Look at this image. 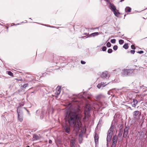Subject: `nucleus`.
<instances>
[{"label": "nucleus", "instance_id": "obj_1", "mask_svg": "<svg viewBox=\"0 0 147 147\" xmlns=\"http://www.w3.org/2000/svg\"><path fill=\"white\" fill-rule=\"evenodd\" d=\"M78 112V109L72 108L69 111L67 110L65 113V119L69 125L74 126L77 120L78 123H80L81 125L82 124L81 122V117L77 115Z\"/></svg>", "mask_w": 147, "mask_h": 147}, {"label": "nucleus", "instance_id": "obj_2", "mask_svg": "<svg viewBox=\"0 0 147 147\" xmlns=\"http://www.w3.org/2000/svg\"><path fill=\"white\" fill-rule=\"evenodd\" d=\"M136 65L133 66V68L129 69H124L122 70L121 73L124 76H132L134 74V70H136L135 67Z\"/></svg>", "mask_w": 147, "mask_h": 147}, {"label": "nucleus", "instance_id": "obj_3", "mask_svg": "<svg viewBox=\"0 0 147 147\" xmlns=\"http://www.w3.org/2000/svg\"><path fill=\"white\" fill-rule=\"evenodd\" d=\"M109 4V7L110 9L113 12L115 16L118 17V16L121 14L119 11L117 9L116 7L113 3H110Z\"/></svg>", "mask_w": 147, "mask_h": 147}, {"label": "nucleus", "instance_id": "obj_4", "mask_svg": "<svg viewBox=\"0 0 147 147\" xmlns=\"http://www.w3.org/2000/svg\"><path fill=\"white\" fill-rule=\"evenodd\" d=\"M18 113V120L20 122H22L23 120V113L20 110H17Z\"/></svg>", "mask_w": 147, "mask_h": 147}, {"label": "nucleus", "instance_id": "obj_5", "mask_svg": "<svg viewBox=\"0 0 147 147\" xmlns=\"http://www.w3.org/2000/svg\"><path fill=\"white\" fill-rule=\"evenodd\" d=\"M117 140V136L115 135H114L112 139V143L111 147H116Z\"/></svg>", "mask_w": 147, "mask_h": 147}, {"label": "nucleus", "instance_id": "obj_6", "mask_svg": "<svg viewBox=\"0 0 147 147\" xmlns=\"http://www.w3.org/2000/svg\"><path fill=\"white\" fill-rule=\"evenodd\" d=\"M81 125V124L80 123H76V122H75V124L74 126H72L71 125H69L71 127L74 128L76 131L77 132H78L79 131L80 129V125Z\"/></svg>", "mask_w": 147, "mask_h": 147}, {"label": "nucleus", "instance_id": "obj_7", "mask_svg": "<svg viewBox=\"0 0 147 147\" xmlns=\"http://www.w3.org/2000/svg\"><path fill=\"white\" fill-rule=\"evenodd\" d=\"M113 134V133L108 131L107 137V145H108V142H109L111 141Z\"/></svg>", "mask_w": 147, "mask_h": 147}, {"label": "nucleus", "instance_id": "obj_8", "mask_svg": "<svg viewBox=\"0 0 147 147\" xmlns=\"http://www.w3.org/2000/svg\"><path fill=\"white\" fill-rule=\"evenodd\" d=\"M130 127L128 126L125 127L124 129V132L123 134V137L125 138L128 134V130L129 129Z\"/></svg>", "mask_w": 147, "mask_h": 147}, {"label": "nucleus", "instance_id": "obj_9", "mask_svg": "<svg viewBox=\"0 0 147 147\" xmlns=\"http://www.w3.org/2000/svg\"><path fill=\"white\" fill-rule=\"evenodd\" d=\"M99 33H100L98 32H94L91 34L90 35H89L88 36L86 37V36H83L82 37L83 38L85 39V38L91 37V36L94 37L98 35L99 34Z\"/></svg>", "mask_w": 147, "mask_h": 147}, {"label": "nucleus", "instance_id": "obj_10", "mask_svg": "<svg viewBox=\"0 0 147 147\" xmlns=\"http://www.w3.org/2000/svg\"><path fill=\"white\" fill-rule=\"evenodd\" d=\"M94 142L96 145L97 144L98 145L99 137L97 133L96 132L95 133L94 135Z\"/></svg>", "mask_w": 147, "mask_h": 147}, {"label": "nucleus", "instance_id": "obj_11", "mask_svg": "<svg viewBox=\"0 0 147 147\" xmlns=\"http://www.w3.org/2000/svg\"><path fill=\"white\" fill-rule=\"evenodd\" d=\"M63 128L66 132L68 134H70V128L68 126L65 125L64 127Z\"/></svg>", "mask_w": 147, "mask_h": 147}, {"label": "nucleus", "instance_id": "obj_12", "mask_svg": "<svg viewBox=\"0 0 147 147\" xmlns=\"http://www.w3.org/2000/svg\"><path fill=\"white\" fill-rule=\"evenodd\" d=\"M109 83H108L107 84H106V83H104V82H101L99 84L97 85V87L98 88L100 89L101 87H105Z\"/></svg>", "mask_w": 147, "mask_h": 147}, {"label": "nucleus", "instance_id": "obj_13", "mask_svg": "<svg viewBox=\"0 0 147 147\" xmlns=\"http://www.w3.org/2000/svg\"><path fill=\"white\" fill-rule=\"evenodd\" d=\"M108 76V73L107 71L103 72L100 75V77L103 79H105Z\"/></svg>", "mask_w": 147, "mask_h": 147}, {"label": "nucleus", "instance_id": "obj_14", "mask_svg": "<svg viewBox=\"0 0 147 147\" xmlns=\"http://www.w3.org/2000/svg\"><path fill=\"white\" fill-rule=\"evenodd\" d=\"M138 103V101L135 99H133V101L131 102V104L133 107H135L136 104Z\"/></svg>", "mask_w": 147, "mask_h": 147}, {"label": "nucleus", "instance_id": "obj_15", "mask_svg": "<svg viewBox=\"0 0 147 147\" xmlns=\"http://www.w3.org/2000/svg\"><path fill=\"white\" fill-rule=\"evenodd\" d=\"M114 127L115 125H114L112 123L111 125V126L109 129L108 131L113 133Z\"/></svg>", "mask_w": 147, "mask_h": 147}, {"label": "nucleus", "instance_id": "obj_16", "mask_svg": "<svg viewBox=\"0 0 147 147\" xmlns=\"http://www.w3.org/2000/svg\"><path fill=\"white\" fill-rule=\"evenodd\" d=\"M119 133L118 134V136L121 138V136L122 135L123 132V129H120L119 131Z\"/></svg>", "mask_w": 147, "mask_h": 147}, {"label": "nucleus", "instance_id": "obj_17", "mask_svg": "<svg viewBox=\"0 0 147 147\" xmlns=\"http://www.w3.org/2000/svg\"><path fill=\"white\" fill-rule=\"evenodd\" d=\"M92 107L91 106H89L86 111L87 113L89 114L91 110L92 109Z\"/></svg>", "mask_w": 147, "mask_h": 147}, {"label": "nucleus", "instance_id": "obj_18", "mask_svg": "<svg viewBox=\"0 0 147 147\" xmlns=\"http://www.w3.org/2000/svg\"><path fill=\"white\" fill-rule=\"evenodd\" d=\"M24 105V104L23 102H21L19 104V106L18 107V108L17 110H20V109Z\"/></svg>", "mask_w": 147, "mask_h": 147}, {"label": "nucleus", "instance_id": "obj_19", "mask_svg": "<svg viewBox=\"0 0 147 147\" xmlns=\"http://www.w3.org/2000/svg\"><path fill=\"white\" fill-rule=\"evenodd\" d=\"M131 8L129 7H127L125 9V11L126 12H130L131 11Z\"/></svg>", "mask_w": 147, "mask_h": 147}, {"label": "nucleus", "instance_id": "obj_20", "mask_svg": "<svg viewBox=\"0 0 147 147\" xmlns=\"http://www.w3.org/2000/svg\"><path fill=\"white\" fill-rule=\"evenodd\" d=\"M33 137L36 140H37L39 139V137L35 134H34Z\"/></svg>", "mask_w": 147, "mask_h": 147}, {"label": "nucleus", "instance_id": "obj_21", "mask_svg": "<svg viewBox=\"0 0 147 147\" xmlns=\"http://www.w3.org/2000/svg\"><path fill=\"white\" fill-rule=\"evenodd\" d=\"M123 47V48H124L125 49H128L129 47L128 44L127 43H126L124 45Z\"/></svg>", "mask_w": 147, "mask_h": 147}, {"label": "nucleus", "instance_id": "obj_22", "mask_svg": "<svg viewBox=\"0 0 147 147\" xmlns=\"http://www.w3.org/2000/svg\"><path fill=\"white\" fill-rule=\"evenodd\" d=\"M139 114V111H134L133 113L134 116H137Z\"/></svg>", "mask_w": 147, "mask_h": 147}, {"label": "nucleus", "instance_id": "obj_23", "mask_svg": "<svg viewBox=\"0 0 147 147\" xmlns=\"http://www.w3.org/2000/svg\"><path fill=\"white\" fill-rule=\"evenodd\" d=\"M144 133L143 132H142L140 134L139 138L142 139L143 138H144Z\"/></svg>", "mask_w": 147, "mask_h": 147}, {"label": "nucleus", "instance_id": "obj_24", "mask_svg": "<svg viewBox=\"0 0 147 147\" xmlns=\"http://www.w3.org/2000/svg\"><path fill=\"white\" fill-rule=\"evenodd\" d=\"M28 86V83H26L24 84L21 87V88L22 89L23 88H25L26 87H27Z\"/></svg>", "mask_w": 147, "mask_h": 147}, {"label": "nucleus", "instance_id": "obj_25", "mask_svg": "<svg viewBox=\"0 0 147 147\" xmlns=\"http://www.w3.org/2000/svg\"><path fill=\"white\" fill-rule=\"evenodd\" d=\"M7 73L10 76H13V74L10 71H7Z\"/></svg>", "mask_w": 147, "mask_h": 147}, {"label": "nucleus", "instance_id": "obj_26", "mask_svg": "<svg viewBox=\"0 0 147 147\" xmlns=\"http://www.w3.org/2000/svg\"><path fill=\"white\" fill-rule=\"evenodd\" d=\"M44 113L42 111L40 114V118L41 119H42L44 118Z\"/></svg>", "mask_w": 147, "mask_h": 147}, {"label": "nucleus", "instance_id": "obj_27", "mask_svg": "<svg viewBox=\"0 0 147 147\" xmlns=\"http://www.w3.org/2000/svg\"><path fill=\"white\" fill-rule=\"evenodd\" d=\"M119 44L122 45L124 43V41L123 40L120 39L119 40Z\"/></svg>", "mask_w": 147, "mask_h": 147}, {"label": "nucleus", "instance_id": "obj_28", "mask_svg": "<svg viewBox=\"0 0 147 147\" xmlns=\"http://www.w3.org/2000/svg\"><path fill=\"white\" fill-rule=\"evenodd\" d=\"M116 40L115 39H112L110 40L111 42L113 44L115 43L116 42Z\"/></svg>", "mask_w": 147, "mask_h": 147}, {"label": "nucleus", "instance_id": "obj_29", "mask_svg": "<svg viewBox=\"0 0 147 147\" xmlns=\"http://www.w3.org/2000/svg\"><path fill=\"white\" fill-rule=\"evenodd\" d=\"M111 43L109 42L107 43L106 45L108 47H110L111 46Z\"/></svg>", "mask_w": 147, "mask_h": 147}, {"label": "nucleus", "instance_id": "obj_30", "mask_svg": "<svg viewBox=\"0 0 147 147\" xmlns=\"http://www.w3.org/2000/svg\"><path fill=\"white\" fill-rule=\"evenodd\" d=\"M118 47L117 46V45H115L114 46H113V49L114 51H116L117 50Z\"/></svg>", "mask_w": 147, "mask_h": 147}, {"label": "nucleus", "instance_id": "obj_31", "mask_svg": "<svg viewBox=\"0 0 147 147\" xmlns=\"http://www.w3.org/2000/svg\"><path fill=\"white\" fill-rule=\"evenodd\" d=\"M107 47L105 46H103L102 48V50L103 51H105L107 50Z\"/></svg>", "mask_w": 147, "mask_h": 147}, {"label": "nucleus", "instance_id": "obj_32", "mask_svg": "<svg viewBox=\"0 0 147 147\" xmlns=\"http://www.w3.org/2000/svg\"><path fill=\"white\" fill-rule=\"evenodd\" d=\"M61 92V87L59 88L57 90V95H58Z\"/></svg>", "mask_w": 147, "mask_h": 147}, {"label": "nucleus", "instance_id": "obj_33", "mask_svg": "<svg viewBox=\"0 0 147 147\" xmlns=\"http://www.w3.org/2000/svg\"><path fill=\"white\" fill-rule=\"evenodd\" d=\"M113 52V50L111 49H108L107 52L109 53H111Z\"/></svg>", "mask_w": 147, "mask_h": 147}, {"label": "nucleus", "instance_id": "obj_34", "mask_svg": "<svg viewBox=\"0 0 147 147\" xmlns=\"http://www.w3.org/2000/svg\"><path fill=\"white\" fill-rule=\"evenodd\" d=\"M129 52H130V53L132 54H134L135 52V51L134 50H131L130 51H128L127 53H129Z\"/></svg>", "mask_w": 147, "mask_h": 147}, {"label": "nucleus", "instance_id": "obj_35", "mask_svg": "<svg viewBox=\"0 0 147 147\" xmlns=\"http://www.w3.org/2000/svg\"><path fill=\"white\" fill-rule=\"evenodd\" d=\"M101 98V96L100 95H97L96 97V98L97 100H99Z\"/></svg>", "mask_w": 147, "mask_h": 147}, {"label": "nucleus", "instance_id": "obj_36", "mask_svg": "<svg viewBox=\"0 0 147 147\" xmlns=\"http://www.w3.org/2000/svg\"><path fill=\"white\" fill-rule=\"evenodd\" d=\"M71 144H75V140H72L70 142Z\"/></svg>", "mask_w": 147, "mask_h": 147}, {"label": "nucleus", "instance_id": "obj_37", "mask_svg": "<svg viewBox=\"0 0 147 147\" xmlns=\"http://www.w3.org/2000/svg\"><path fill=\"white\" fill-rule=\"evenodd\" d=\"M131 48L132 49L134 50L136 48V47L134 45H131Z\"/></svg>", "mask_w": 147, "mask_h": 147}, {"label": "nucleus", "instance_id": "obj_38", "mask_svg": "<svg viewBox=\"0 0 147 147\" xmlns=\"http://www.w3.org/2000/svg\"><path fill=\"white\" fill-rule=\"evenodd\" d=\"M144 51H142V50L140 51H138L137 52V53H139L140 54H142L144 53Z\"/></svg>", "mask_w": 147, "mask_h": 147}, {"label": "nucleus", "instance_id": "obj_39", "mask_svg": "<svg viewBox=\"0 0 147 147\" xmlns=\"http://www.w3.org/2000/svg\"><path fill=\"white\" fill-rule=\"evenodd\" d=\"M120 90L121 89H117V88H114L113 89H112L111 90H110V91H111V92H113L114 91H113V90Z\"/></svg>", "mask_w": 147, "mask_h": 147}, {"label": "nucleus", "instance_id": "obj_40", "mask_svg": "<svg viewBox=\"0 0 147 147\" xmlns=\"http://www.w3.org/2000/svg\"><path fill=\"white\" fill-rule=\"evenodd\" d=\"M79 94H78V95H76V94H73V96H76V97L74 98V99L78 98H79Z\"/></svg>", "mask_w": 147, "mask_h": 147}, {"label": "nucleus", "instance_id": "obj_41", "mask_svg": "<svg viewBox=\"0 0 147 147\" xmlns=\"http://www.w3.org/2000/svg\"><path fill=\"white\" fill-rule=\"evenodd\" d=\"M82 136H83V134H82V133H81V132L80 133L79 135V137H80V138H82Z\"/></svg>", "mask_w": 147, "mask_h": 147}, {"label": "nucleus", "instance_id": "obj_42", "mask_svg": "<svg viewBox=\"0 0 147 147\" xmlns=\"http://www.w3.org/2000/svg\"><path fill=\"white\" fill-rule=\"evenodd\" d=\"M123 124H121L120 125L119 129H123Z\"/></svg>", "mask_w": 147, "mask_h": 147}, {"label": "nucleus", "instance_id": "obj_43", "mask_svg": "<svg viewBox=\"0 0 147 147\" xmlns=\"http://www.w3.org/2000/svg\"><path fill=\"white\" fill-rule=\"evenodd\" d=\"M16 80L18 81H22L23 80L22 78H19L18 79H16Z\"/></svg>", "mask_w": 147, "mask_h": 147}, {"label": "nucleus", "instance_id": "obj_44", "mask_svg": "<svg viewBox=\"0 0 147 147\" xmlns=\"http://www.w3.org/2000/svg\"><path fill=\"white\" fill-rule=\"evenodd\" d=\"M81 63L82 64H84L86 63V62L83 60L81 61Z\"/></svg>", "mask_w": 147, "mask_h": 147}, {"label": "nucleus", "instance_id": "obj_45", "mask_svg": "<svg viewBox=\"0 0 147 147\" xmlns=\"http://www.w3.org/2000/svg\"><path fill=\"white\" fill-rule=\"evenodd\" d=\"M40 112V111L39 110H37L36 112V114H38Z\"/></svg>", "mask_w": 147, "mask_h": 147}, {"label": "nucleus", "instance_id": "obj_46", "mask_svg": "<svg viewBox=\"0 0 147 147\" xmlns=\"http://www.w3.org/2000/svg\"><path fill=\"white\" fill-rule=\"evenodd\" d=\"M107 3L109 4L110 3H111L109 0H105Z\"/></svg>", "mask_w": 147, "mask_h": 147}, {"label": "nucleus", "instance_id": "obj_47", "mask_svg": "<svg viewBox=\"0 0 147 147\" xmlns=\"http://www.w3.org/2000/svg\"><path fill=\"white\" fill-rule=\"evenodd\" d=\"M52 141L51 140H49V142L50 144H51L52 143Z\"/></svg>", "mask_w": 147, "mask_h": 147}, {"label": "nucleus", "instance_id": "obj_48", "mask_svg": "<svg viewBox=\"0 0 147 147\" xmlns=\"http://www.w3.org/2000/svg\"><path fill=\"white\" fill-rule=\"evenodd\" d=\"M44 26H47V27H49L50 26H51L50 25H47L46 24H42Z\"/></svg>", "mask_w": 147, "mask_h": 147}, {"label": "nucleus", "instance_id": "obj_49", "mask_svg": "<svg viewBox=\"0 0 147 147\" xmlns=\"http://www.w3.org/2000/svg\"><path fill=\"white\" fill-rule=\"evenodd\" d=\"M71 147H75L74 144H71Z\"/></svg>", "mask_w": 147, "mask_h": 147}, {"label": "nucleus", "instance_id": "obj_50", "mask_svg": "<svg viewBox=\"0 0 147 147\" xmlns=\"http://www.w3.org/2000/svg\"><path fill=\"white\" fill-rule=\"evenodd\" d=\"M26 111L27 112V113H28V114L29 115H30V112L28 110H26Z\"/></svg>", "mask_w": 147, "mask_h": 147}, {"label": "nucleus", "instance_id": "obj_51", "mask_svg": "<svg viewBox=\"0 0 147 147\" xmlns=\"http://www.w3.org/2000/svg\"><path fill=\"white\" fill-rule=\"evenodd\" d=\"M121 38L123 39H125V38H126V37H125V36H124L123 37L121 36Z\"/></svg>", "mask_w": 147, "mask_h": 147}, {"label": "nucleus", "instance_id": "obj_52", "mask_svg": "<svg viewBox=\"0 0 147 147\" xmlns=\"http://www.w3.org/2000/svg\"><path fill=\"white\" fill-rule=\"evenodd\" d=\"M31 93L32 94V93H33L34 94H35V91H32V92H31Z\"/></svg>", "mask_w": 147, "mask_h": 147}, {"label": "nucleus", "instance_id": "obj_53", "mask_svg": "<svg viewBox=\"0 0 147 147\" xmlns=\"http://www.w3.org/2000/svg\"><path fill=\"white\" fill-rule=\"evenodd\" d=\"M49 27L52 28H56V27L55 26H50Z\"/></svg>", "mask_w": 147, "mask_h": 147}, {"label": "nucleus", "instance_id": "obj_54", "mask_svg": "<svg viewBox=\"0 0 147 147\" xmlns=\"http://www.w3.org/2000/svg\"><path fill=\"white\" fill-rule=\"evenodd\" d=\"M124 1V0H120V1H119V2H122L123 1Z\"/></svg>", "mask_w": 147, "mask_h": 147}, {"label": "nucleus", "instance_id": "obj_55", "mask_svg": "<svg viewBox=\"0 0 147 147\" xmlns=\"http://www.w3.org/2000/svg\"><path fill=\"white\" fill-rule=\"evenodd\" d=\"M87 34H87V33H84V35H87Z\"/></svg>", "mask_w": 147, "mask_h": 147}, {"label": "nucleus", "instance_id": "obj_56", "mask_svg": "<svg viewBox=\"0 0 147 147\" xmlns=\"http://www.w3.org/2000/svg\"><path fill=\"white\" fill-rule=\"evenodd\" d=\"M23 108H24V109H25L26 111V110H27V109H26V107H24Z\"/></svg>", "mask_w": 147, "mask_h": 147}, {"label": "nucleus", "instance_id": "obj_57", "mask_svg": "<svg viewBox=\"0 0 147 147\" xmlns=\"http://www.w3.org/2000/svg\"><path fill=\"white\" fill-rule=\"evenodd\" d=\"M108 94H109V95H110V93H109V92H108Z\"/></svg>", "mask_w": 147, "mask_h": 147}, {"label": "nucleus", "instance_id": "obj_58", "mask_svg": "<svg viewBox=\"0 0 147 147\" xmlns=\"http://www.w3.org/2000/svg\"><path fill=\"white\" fill-rule=\"evenodd\" d=\"M20 24H17L16 25H19Z\"/></svg>", "mask_w": 147, "mask_h": 147}, {"label": "nucleus", "instance_id": "obj_59", "mask_svg": "<svg viewBox=\"0 0 147 147\" xmlns=\"http://www.w3.org/2000/svg\"><path fill=\"white\" fill-rule=\"evenodd\" d=\"M26 147H30V146H26Z\"/></svg>", "mask_w": 147, "mask_h": 147}, {"label": "nucleus", "instance_id": "obj_60", "mask_svg": "<svg viewBox=\"0 0 147 147\" xmlns=\"http://www.w3.org/2000/svg\"><path fill=\"white\" fill-rule=\"evenodd\" d=\"M126 16V14H125L124 15V17H125Z\"/></svg>", "mask_w": 147, "mask_h": 147}, {"label": "nucleus", "instance_id": "obj_61", "mask_svg": "<svg viewBox=\"0 0 147 147\" xmlns=\"http://www.w3.org/2000/svg\"><path fill=\"white\" fill-rule=\"evenodd\" d=\"M25 21H26V22H24V23H27V21L26 20Z\"/></svg>", "mask_w": 147, "mask_h": 147}, {"label": "nucleus", "instance_id": "obj_62", "mask_svg": "<svg viewBox=\"0 0 147 147\" xmlns=\"http://www.w3.org/2000/svg\"><path fill=\"white\" fill-rule=\"evenodd\" d=\"M29 19H31V20H32V19H31V18H29Z\"/></svg>", "mask_w": 147, "mask_h": 147}, {"label": "nucleus", "instance_id": "obj_63", "mask_svg": "<svg viewBox=\"0 0 147 147\" xmlns=\"http://www.w3.org/2000/svg\"><path fill=\"white\" fill-rule=\"evenodd\" d=\"M141 115V113H140V114H139V116L140 115Z\"/></svg>", "mask_w": 147, "mask_h": 147}, {"label": "nucleus", "instance_id": "obj_64", "mask_svg": "<svg viewBox=\"0 0 147 147\" xmlns=\"http://www.w3.org/2000/svg\"><path fill=\"white\" fill-rule=\"evenodd\" d=\"M129 108L130 109H131V107H129Z\"/></svg>", "mask_w": 147, "mask_h": 147}]
</instances>
